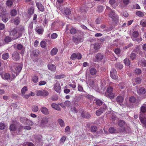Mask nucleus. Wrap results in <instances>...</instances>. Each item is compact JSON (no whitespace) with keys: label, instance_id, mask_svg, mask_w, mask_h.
<instances>
[{"label":"nucleus","instance_id":"obj_19","mask_svg":"<svg viewBox=\"0 0 146 146\" xmlns=\"http://www.w3.org/2000/svg\"><path fill=\"white\" fill-rule=\"evenodd\" d=\"M38 77L36 74H34L31 77L32 81L35 83H36L38 81Z\"/></svg>","mask_w":146,"mask_h":146},{"label":"nucleus","instance_id":"obj_5","mask_svg":"<svg viewBox=\"0 0 146 146\" xmlns=\"http://www.w3.org/2000/svg\"><path fill=\"white\" fill-rule=\"evenodd\" d=\"M72 27V26L70 25H66V31H67L70 30V33L72 35H74L77 33V30L75 28Z\"/></svg>","mask_w":146,"mask_h":146},{"label":"nucleus","instance_id":"obj_22","mask_svg":"<svg viewBox=\"0 0 146 146\" xmlns=\"http://www.w3.org/2000/svg\"><path fill=\"white\" fill-rule=\"evenodd\" d=\"M48 121V118H43L41 120V125L42 126H44L46 124Z\"/></svg>","mask_w":146,"mask_h":146},{"label":"nucleus","instance_id":"obj_16","mask_svg":"<svg viewBox=\"0 0 146 146\" xmlns=\"http://www.w3.org/2000/svg\"><path fill=\"white\" fill-rule=\"evenodd\" d=\"M48 67L49 70L53 72H55L56 70V66L52 64H49L48 65Z\"/></svg>","mask_w":146,"mask_h":146},{"label":"nucleus","instance_id":"obj_47","mask_svg":"<svg viewBox=\"0 0 146 146\" xmlns=\"http://www.w3.org/2000/svg\"><path fill=\"white\" fill-rule=\"evenodd\" d=\"M6 127L5 124L4 123H0V129L3 130Z\"/></svg>","mask_w":146,"mask_h":146},{"label":"nucleus","instance_id":"obj_12","mask_svg":"<svg viewBox=\"0 0 146 146\" xmlns=\"http://www.w3.org/2000/svg\"><path fill=\"white\" fill-rule=\"evenodd\" d=\"M104 57L103 55L100 53H98L96 54L95 56L96 60L97 62H99Z\"/></svg>","mask_w":146,"mask_h":146},{"label":"nucleus","instance_id":"obj_46","mask_svg":"<svg viewBox=\"0 0 146 146\" xmlns=\"http://www.w3.org/2000/svg\"><path fill=\"white\" fill-rule=\"evenodd\" d=\"M107 97L110 99H113L115 97V95L112 92L109 93L107 96Z\"/></svg>","mask_w":146,"mask_h":146},{"label":"nucleus","instance_id":"obj_20","mask_svg":"<svg viewBox=\"0 0 146 146\" xmlns=\"http://www.w3.org/2000/svg\"><path fill=\"white\" fill-rule=\"evenodd\" d=\"M22 68L21 67L19 66H17L16 67L14 72L16 74V76H17L21 72Z\"/></svg>","mask_w":146,"mask_h":146},{"label":"nucleus","instance_id":"obj_33","mask_svg":"<svg viewBox=\"0 0 146 146\" xmlns=\"http://www.w3.org/2000/svg\"><path fill=\"white\" fill-rule=\"evenodd\" d=\"M140 65L143 67L146 66V60L144 59H142L140 63Z\"/></svg>","mask_w":146,"mask_h":146},{"label":"nucleus","instance_id":"obj_1","mask_svg":"<svg viewBox=\"0 0 146 146\" xmlns=\"http://www.w3.org/2000/svg\"><path fill=\"white\" fill-rule=\"evenodd\" d=\"M100 48V45L99 43H96L94 44H92L90 50V52L92 54L94 53L97 52Z\"/></svg>","mask_w":146,"mask_h":146},{"label":"nucleus","instance_id":"obj_54","mask_svg":"<svg viewBox=\"0 0 146 146\" xmlns=\"http://www.w3.org/2000/svg\"><path fill=\"white\" fill-rule=\"evenodd\" d=\"M32 110L33 111L36 112L38 110V108L37 106H35L32 107Z\"/></svg>","mask_w":146,"mask_h":146},{"label":"nucleus","instance_id":"obj_55","mask_svg":"<svg viewBox=\"0 0 146 146\" xmlns=\"http://www.w3.org/2000/svg\"><path fill=\"white\" fill-rule=\"evenodd\" d=\"M25 123L27 124V125L30 126H32L34 124L33 123L32 121L28 119L26 121V123Z\"/></svg>","mask_w":146,"mask_h":146},{"label":"nucleus","instance_id":"obj_56","mask_svg":"<svg viewBox=\"0 0 146 146\" xmlns=\"http://www.w3.org/2000/svg\"><path fill=\"white\" fill-rule=\"evenodd\" d=\"M24 144L25 145H24V146H35L34 144L31 142H27Z\"/></svg>","mask_w":146,"mask_h":146},{"label":"nucleus","instance_id":"obj_62","mask_svg":"<svg viewBox=\"0 0 146 146\" xmlns=\"http://www.w3.org/2000/svg\"><path fill=\"white\" fill-rule=\"evenodd\" d=\"M121 52V50L120 48H117L114 50L115 53L117 55L119 54Z\"/></svg>","mask_w":146,"mask_h":146},{"label":"nucleus","instance_id":"obj_13","mask_svg":"<svg viewBox=\"0 0 146 146\" xmlns=\"http://www.w3.org/2000/svg\"><path fill=\"white\" fill-rule=\"evenodd\" d=\"M106 110L105 108H102L99 109L97 110L96 112V114L97 116L101 115L102 113Z\"/></svg>","mask_w":146,"mask_h":146},{"label":"nucleus","instance_id":"obj_41","mask_svg":"<svg viewBox=\"0 0 146 146\" xmlns=\"http://www.w3.org/2000/svg\"><path fill=\"white\" fill-rule=\"evenodd\" d=\"M136 55L134 53H131L130 56V58L131 60H134L136 58Z\"/></svg>","mask_w":146,"mask_h":146},{"label":"nucleus","instance_id":"obj_59","mask_svg":"<svg viewBox=\"0 0 146 146\" xmlns=\"http://www.w3.org/2000/svg\"><path fill=\"white\" fill-rule=\"evenodd\" d=\"M58 37V35L56 33H53L51 34V38L53 39H54Z\"/></svg>","mask_w":146,"mask_h":146},{"label":"nucleus","instance_id":"obj_58","mask_svg":"<svg viewBox=\"0 0 146 146\" xmlns=\"http://www.w3.org/2000/svg\"><path fill=\"white\" fill-rule=\"evenodd\" d=\"M65 76L64 74H62L61 75H58L57 76H56L54 78L55 79H60L61 78H64Z\"/></svg>","mask_w":146,"mask_h":146},{"label":"nucleus","instance_id":"obj_34","mask_svg":"<svg viewBox=\"0 0 146 146\" xmlns=\"http://www.w3.org/2000/svg\"><path fill=\"white\" fill-rule=\"evenodd\" d=\"M125 124V122L123 120H120L118 122V125L121 127H123Z\"/></svg>","mask_w":146,"mask_h":146},{"label":"nucleus","instance_id":"obj_52","mask_svg":"<svg viewBox=\"0 0 146 146\" xmlns=\"http://www.w3.org/2000/svg\"><path fill=\"white\" fill-rule=\"evenodd\" d=\"M124 61L126 65L129 66L130 65V62L129 59L125 58L124 60Z\"/></svg>","mask_w":146,"mask_h":146},{"label":"nucleus","instance_id":"obj_8","mask_svg":"<svg viewBox=\"0 0 146 146\" xmlns=\"http://www.w3.org/2000/svg\"><path fill=\"white\" fill-rule=\"evenodd\" d=\"M123 97L121 96H117L116 100L117 103L121 106H122L123 105Z\"/></svg>","mask_w":146,"mask_h":146},{"label":"nucleus","instance_id":"obj_48","mask_svg":"<svg viewBox=\"0 0 146 146\" xmlns=\"http://www.w3.org/2000/svg\"><path fill=\"white\" fill-rule=\"evenodd\" d=\"M129 100L130 102L133 103L135 102L136 99L135 97L131 96L129 98Z\"/></svg>","mask_w":146,"mask_h":146},{"label":"nucleus","instance_id":"obj_11","mask_svg":"<svg viewBox=\"0 0 146 146\" xmlns=\"http://www.w3.org/2000/svg\"><path fill=\"white\" fill-rule=\"evenodd\" d=\"M36 4L38 10L41 12L44 11V7L41 3L39 2H36Z\"/></svg>","mask_w":146,"mask_h":146},{"label":"nucleus","instance_id":"obj_24","mask_svg":"<svg viewBox=\"0 0 146 146\" xmlns=\"http://www.w3.org/2000/svg\"><path fill=\"white\" fill-rule=\"evenodd\" d=\"M145 113L146 112V104H143L140 108V113Z\"/></svg>","mask_w":146,"mask_h":146},{"label":"nucleus","instance_id":"obj_27","mask_svg":"<svg viewBox=\"0 0 146 146\" xmlns=\"http://www.w3.org/2000/svg\"><path fill=\"white\" fill-rule=\"evenodd\" d=\"M140 120L141 122L143 123H146V117H142L140 115L139 116Z\"/></svg>","mask_w":146,"mask_h":146},{"label":"nucleus","instance_id":"obj_23","mask_svg":"<svg viewBox=\"0 0 146 146\" xmlns=\"http://www.w3.org/2000/svg\"><path fill=\"white\" fill-rule=\"evenodd\" d=\"M82 116L84 118H88L90 117V115L88 112H83L81 113Z\"/></svg>","mask_w":146,"mask_h":146},{"label":"nucleus","instance_id":"obj_17","mask_svg":"<svg viewBox=\"0 0 146 146\" xmlns=\"http://www.w3.org/2000/svg\"><path fill=\"white\" fill-rule=\"evenodd\" d=\"M40 110L42 113L45 115H48L49 113L48 109L45 107H42Z\"/></svg>","mask_w":146,"mask_h":146},{"label":"nucleus","instance_id":"obj_49","mask_svg":"<svg viewBox=\"0 0 146 146\" xmlns=\"http://www.w3.org/2000/svg\"><path fill=\"white\" fill-rule=\"evenodd\" d=\"M28 14L30 15L33 14L34 12V10L33 7H31L28 10Z\"/></svg>","mask_w":146,"mask_h":146},{"label":"nucleus","instance_id":"obj_15","mask_svg":"<svg viewBox=\"0 0 146 146\" xmlns=\"http://www.w3.org/2000/svg\"><path fill=\"white\" fill-rule=\"evenodd\" d=\"M89 71L90 74L92 76H95L97 73L96 70L94 68H90Z\"/></svg>","mask_w":146,"mask_h":146},{"label":"nucleus","instance_id":"obj_36","mask_svg":"<svg viewBox=\"0 0 146 146\" xmlns=\"http://www.w3.org/2000/svg\"><path fill=\"white\" fill-rule=\"evenodd\" d=\"M15 0H8L6 2V4L8 6H11L13 4V2Z\"/></svg>","mask_w":146,"mask_h":146},{"label":"nucleus","instance_id":"obj_57","mask_svg":"<svg viewBox=\"0 0 146 146\" xmlns=\"http://www.w3.org/2000/svg\"><path fill=\"white\" fill-rule=\"evenodd\" d=\"M113 90V87L111 86H109L107 90V92L108 93H109L112 92Z\"/></svg>","mask_w":146,"mask_h":146},{"label":"nucleus","instance_id":"obj_32","mask_svg":"<svg viewBox=\"0 0 146 146\" xmlns=\"http://www.w3.org/2000/svg\"><path fill=\"white\" fill-rule=\"evenodd\" d=\"M27 86H25L22 88L21 91L22 95L25 94V92L27 91Z\"/></svg>","mask_w":146,"mask_h":146},{"label":"nucleus","instance_id":"obj_64","mask_svg":"<svg viewBox=\"0 0 146 146\" xmlns=\"http://www.w3.org/2000/svg\"><path fill=\"white\" fill-rule=\"evenodd\" d=\"M103 10V7L102 6H100L98 7L97 8V10L98 12H102Z\"/></svg>","mask_w":146,"mask_h":146},{"label":"nucleus","instance_id":"obj_26","mask_svg":"<svg viewBox=\"0 0 146 146\" xmlns=\"http://www.w3.org/2000/svg\"><path fill=\"white\" fill-rule=\"evenodd\" d=\"M9 54L8 53H4L2 56V59L4 60H6L9 58Z\"/></svg>","mask_w":146,"mask_h":146},{"label":"nucleus","instance_id":"obj_14","mask_svg":"<svg viewBox=\"0 0 146 146\" xmlns=\"http://www.w3.org/2000/svg\"><path fill=\"white\" fill-rule=\"evenodd\" d=\"M9 15V14L8 13H5L2 15V20L4 22L6 23L8 21V17Z\"/></svg>","mask_w":146,"mask_h":146},{"label":"nucleus","instance_id":"obj_28","mask_svg":"<svg viewBox=\"0 0 146 146\" xmlns=\"http://www.w3.org/2000/svg\"><path fill=\"white\" fill-rule=\"evenodd\" d=\"M17 33V30L14 29L10 32V35L11 36H16Z\"/></svg>","mask_w":146,"mask_h":146},{"label":"nucleus","instance_id":"obj_51","mask_svg":"<svg viewBox=\"0 0 146 146\" xmlns=\"http://www.w3.org/2000/svg\"><path fill=\"white\" fill-rule=\"evenodd\" d=\"M103 103V102L100 100H97L96 101V105L99 106L101 105Z\"/></svg>","mask_w":146,"mask_h":146},{"label":"nucleus","instance_id":"obj_7","mask_svg":"<svg viewBox=\"0 0 146 146\" xmlns=\"http://www.w3.org/2000/svg\"><path fill=\"white\" fill-rule=\"evenodd\" d=\"M12 58L15 61L18 60L20 58L19 54L18 52L17 51L14 52L12 54Z\"/></svg>","mask_w":146,"mask_h":146},{"label":"nucleus","instance_id":"obj_6","mask_svg":"<svg viewBox=\"0 0 146 146\" xmlns=\"http://www.w3.org/2000/svg\"><path fill=\"white\" fill-rule=\"evenodd\" d=\"M109 16V17L112 19V21H115L118 19L117 16L115 13L114 11H111V12H110Z\"/></svg>","mask_w":146,"mask_h":146},{"label":"nucleus","instance_id":"obj_43","mask_svg":"<svg viewBox=\"0 0 146 146\" xmlns=\"http://www.w3.org/2000/svg\"><path fill=\"white\" fill-rule=\"evenodd\" d=\"M13 22L14 24L16 25H18L20 23L19 18L17 17L14 20Z\"/></svg>","mask_w":146,"mask_h":146},{"label":"nucleus","instance_id":"obj_60","mask_svg":"<svg viewBox=\"0 0 146 146\" xmlns=\"http://www.w3.org/2000/svg\"><path fill=\"white\" fill-rule=\"evenodd\" d=\"M5 41L6 42H9L11 41V39L10 37L9 36H6L5 38Z\"/></svg>","mask_w":146,"mask_h":146},{"label":"nucleus","instance_id":"obj_39","mask_svg":"<svg viewBox=\"0 0 146 146\" xmlns=\"http://www.w3.org/2000/svg\"><path fill=\"white\" fill-rule=\"evenodd\" d=\"M98 129L97 127L96 126H92L91 128V131L92 132H96Z\"/></svg>","mask_w":146,"mask_h":146},{"label":"nucleus","instance_id":"obj_37","mask_svg":"<svg viewBox=\"0 0 146 146\" xmlns=\"http://www.w3.org/2000/svg\"><path fill=\"white\" fill-rule=\"evenodd\" d=\"M64 13L67 15H69L71 13L70 9L67 8L64 9Z\"/></svg>","mask_w":146,"mask_h":146},{"label":"nucleus","instance_id":"obj_45","mask_svg":"<svg viewBox=\"0 0 146 146\" xmlns=\"http://www.w3.org/2000/svg\"><path fill=\"white\" fill-rule=\"evenodd\" d=\"M109 131L110 133H115L116 129L113 127H111L109 128Z\"/></svg>","mask_w":146,"mask_h":146},{"label":"nucleus","instance_id":"obj_29","mask_svg":"<svg viewBox=\"0 0 146 146\" xmlns=\"http://www.w3.org/2000/svg\"><path fill=\"white\" fill-rule=\"evenodd\" d=\"M123 66L122 64L120 63H116L115 64V67L118 69H122L123 68Z\"/></svg>","mask_w":146,"mask_h":146},{"label":"nucleus","instance_id":"obj_40","mask_svg":"<svg viewBox=\"0 0 146 146\" xmlns=\"http://www.w3.org/2000/svg\"><path fill=\"white\" fill-rule=\"evenodd\" d=\"M10 13L12 16H15L17 14V11L16 9H13L11 11Z\"/></svg>","mask_w":146,"mask_h":146},{"label":"nucleus","instance_id":"obj_30","mask_svg":"<svg viewBox=\"0 0 146 146\" xmlns=\"http://www.w3.org/2000/svg\"><path fill=\"white\" fill-rule=\"evenodd\" d=\"M58 121L61 127L64 126V123L63 120L61 119H58Z\"/></svg>","mask_w":146,"mask_h":146},{"label":"nucleus","instance_id":"obj_61","mask_svg":"<svg viewBox=\"0 0 146 146\" xmlns=\"http://www.w3.org/2000/svg\"><path fill=\"white\" fill-rule=\"evenodd\" d=\"M40 45L41 47L44 48L46 46V43L44 41H42L40 42Z\"/></svg>","mask_w":146,"mask_h":146},{"label":"nucleus","instance_id":"obj_25","mask_svg":"<svg viewBox=\"0 0 146 146\" xmlns=\"http://www.w3.org/2000/svg\"><path fill=\"white\" fill-rule=\"evenodd\" d=\"M58 51V50L57 48H53L50 52V54L52 56H54L56 55L57 54Z\"/></svg>","mask_w":146,"mask_h":146},{"label":"nucleus","instance_id":"obj_63","mask_svg":"<svg viewBox=\"0 0 146 146\" xmlns=\"http://www.w3.org/2000/svg\"><path fill=\"white\" fill-rule=\"evenodd\" d=\"M66 137L64 136H63L61 138L60 140V143H63L65 141L66 139Z\"/></svg>","mask_w":146,"mask_h":146},{"label":"nucleus","instance_id":"obj_18","mask_svg":"<svg viewBox=\"0 0 146 146\" xmlns=\"http://www.w3.org/2000/svg\"><path fill=\"white\" fill-rule=\"evenodd\" d=\"M36 31L39 35H42L43 34L44 30L42 27H38L35 29Z\"/></svg>","mask_w":146,"mask_h":146},{"label":"nucleus","instance_id":"obj_4","mask_svg":"<svg viewBox=\"0 0 146 146\" xmlns=\"http://www.w3.org/2000/svg\"><path fill=\"white\" fill-rule=\"evenodd\" d=\"M49 94L48 92L46 90H37L36 91V95L38 96H46Z\"/></svg>","mask_w":146,"mask_h":146},{"label":"nucleus","instance_id":"obj_9","mask_svg":"<svg viewBox=\"0 0 146 146\" xmlns=\"http://www.w3.org/2000/svg\"><path fill=\"white\" fill-rule=\"evenodd\" d=\"M0 75L3 78L10 81L11 75L9 73H5L4 74L1 73Z\"/></svg>","mask_w":146,"mask_h":146},{"label":"nucleus","instance_id":"obj_42","mask_svg":"<svg viewBox=\"0 0 146 146\" xmlns=\"http://www.w3.org/2000/svg\"><path fill=\"white\" fill-rule=\"evenodd\" d=\"M17 48L19 50H22V51L23 50V46L21 44H18L17 46Z\"/></svg>","mask_w":146,"mask_h":146},{"label":"nucleus","instance_id":"obj_50","mask_svg":"<svg viewBox=\"0 0 146 146\" xmlns=\"http://www.w3.org/2000/svg\"><path fill=\"white\" fill-rule=\"evenodd\" d=\"M141 72V71L140 69L137 68L135 69V73L136 75H139Z\"/></svg>","mask_w":146,"mask_h":146},{"label":"nucleus","instance_id":"obj_31","mask_svg":"<svg viewBox=\"0 0 146 146\" xmlns=\"http://www.w3.org/2000/svg\"><path fill=\"white\" fill-rule=\"evenodd\" d=\"M16 125L15 124H12L10 125L9 129L11 131H15L16 129Z\"/></svg>","mask_w":146,"mask_h":146},{"label":"nucleus","instance_id":"obj_38","mask_svg":"<svg viewBox=\"0 0 146 146\" xmlns=\"http://www.w3.org/2000/svg\"><path fill=\"white\" fill-rule=\"evenodd\" d=\"M139 35V33L137 31H134L133 32L132 35V38H137Z\"/></svg>","mask_w":146,"mask_h":146},{"label":"nucleus","instance_id":"obj_10","mask_svg":"<svg viewBox=\"0 0 146 146\" xmlns=\"http://www.w3.org/2000/svg\"><path fill=\"white\" fill-rule=\"evenodd\" d=\"M54 90L57 92H59L61 90V86L60 84L57 81V82L56 84H54Z\"/></svg>","mask_w":146,"mask_h":146},{"label":"nucleus","instance_id":"obj_53","mask_svg":"<svg viewBox=\"0 0 146 146\" xmlns=\"http://www.w3.org/2000/svg\"><path fill=\"white\" fill-rule=\"evenodd\" d=\"M136 15L139 17H142L144 15V13L141 11H138L136 12Z\"/></svg>","mask_w":146,"mask_h":146},{"label":"nucleus","instance_id":"obj_35","mask_svg":"<svg viewBox=\"0 0 146 146\" xmlns=\"http://www.w3.org/2000/svg\"><path fill=\"white\" fill-rule=\"evenodd\" d=\"M20 121L23 123L25 124L27 119L24 117H21L20 119Z\"/></svg>","mask_w":146,"mask_h":146},{"label":"nucleus","instance_id":"obj_21","mask_svg":"<svg viewBox=\"0 0 146 146\" xmlns=\"http://www.w3.org/2000/svg\"><path fill=\"white\" fill-rule=\"evenodd\" d=\"M146 93V89L143 87L140 88L138 91V93L139 95L144 94Z\"/></svg>","mask_w":146,"mask_h":146},{"label":"nucleus","instance_id":"obj_44","mask_svg":"<svg viewBox=\"0 0 146 146\" xmlns=\"http://www.w3.org/2000/svg\"><path fill=\"white\" fill-rule=\"evenodd\" d=\"M70 128L69 126H66L65 129V132L67 134H68L70 133Z\"/></svg>","mask_w":146,"mask_h":146},{"label":"nucleus","instance_id":"obj_3","mask_svg":"<svg viewBox=\"0 0 146 146\" xmlns=\"http://www.w3.org/2000/svg\"><path fill=\"white\" fill-rule=\"evenodd\" d=\"M82 58L81 54L79 52L73 53L71 56L70 58L72 60H75L76 59L80 60Z\"/></svg>","mask_w":146,"mask_h":146},{"label":"nucleus","instance_id":"obj_2","mask_svg":"<svg viewBox=\"0 0 146 146\" xmlns=\"http://www.w3.org/2000/svg\"><path fill=\"white\" fill-rule=\"evenodd\" d=\"M72 40L76 44H78L82 42L84 40V37L82 36L75 35L72 37Z\"/></svg>","mask_w":146,"mask_h":146}]
</instances>
